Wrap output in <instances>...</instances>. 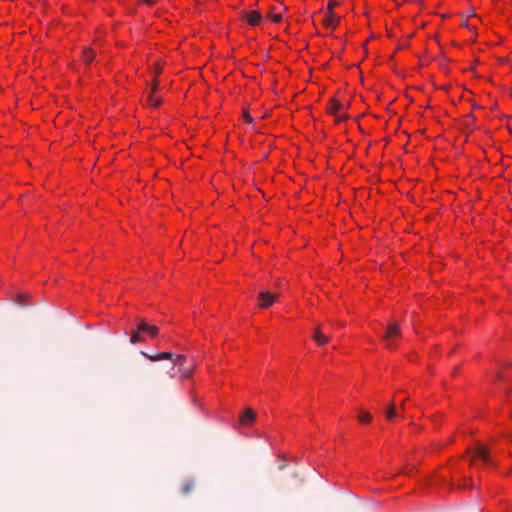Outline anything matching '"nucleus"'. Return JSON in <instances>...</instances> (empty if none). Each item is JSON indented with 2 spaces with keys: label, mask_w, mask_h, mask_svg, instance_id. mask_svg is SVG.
Returning <instances> with one entry per match:
<instances>
[{
  "label": "nucleus",
  "mask_w": 512,
  "mask_h": 512,
  "mask_svg": "<svg viewBox=\"0 0 512 512\" xmlns=\"http://www.w3.org/2000/svg\"><path fill=\"white\" fill-rule=\"evenodd\" d=\"M401 336V329L398 323H392L388 326L383 340L386 342L387 348L394 349L396 340Z\"/></svg>",
  "instance_id": "1"
},
{
  "label": "nucleus",
  "mask_w": 512,
  "mask_h": 512,
  "mask_svg": "<svg viewBox=\"0 0 512 512\" xmlns=\"http://www.w3.org/2000/svg\"><path fill=\"white\" fill-rule=\"evenodd\" d=\"M259 307L260 308H268L272 306L277 298L276 294H272L267 291H261L259 293Z\"/></svg>",
  "instance_id": "2"
},
{
  "label": "nucleus",
  "mask_w": 512,
  "mask_h": 512,
  "mask_svg": "<svg viewBox=\"0 0 512 512\" xmlns=\"http://www.w3.org/2000/svg\"><path fill=\"white\" fill-rule=\"evenodd\" d=\"M137 330L138 332H147L151 337L158 335V328L153 325H149L144 319H137Z\"/></svg>",
  "instance_id": "3"
},
{
  "label": "nucleus",
  "mask_w": 512,
  "mask_h": 512,
  "mask_svg": "<svg viewBox=\"0 0 512 512\" xmlns=\"http://www.w3.org/2000/svg\"><path fill=\"white\" fill-rule=\"evenodd\" d=\"M472 455H473L474 458H479L485 464H490L491 463V459L489 457V451L483 445H478L472 451Z\"/></svg>",
  "instance_id": "4"
},
{
  "label": "nucleus",
  "mask_w": 512,
  "mask_h": 512,
  "mask_svg": "<svg viewBox=\"0 0 512 512\" xmlns=\"http://www.w3.org/2000/svg\"><path fill=\"white\" fill-rule=\"evenodd\" d=\"M243 18L251 26H257L260 24L262 15L259 11H246L243 12Z\"/></svg>",
  "instance_id": "5"
},
{
  "label": "nucleus",
  "mask_w": 512,
  "mask_h": 512,
  "mask_svg": "<svg viewBox=\"0 0 512 512\" xmlns=\"http://www.w3.org/2000/svg\"><path fill=\"white\" fill-rule=\"evenodd\" d=\"M143 356L148 358L151 361H160V360H171L173 359L174 354L171 352H162L156 355H150L144 351L141 352Z\"/></svg>",
  "instance_id": "6"
},
{
  "label": "nucleus",
  "mask_w": 512,
  "mask_h": 512,
  "mask_svg": "<svg viewBox=\"0 0 512 512\" xmlns=\"http://www.w3.org/2000/svg\"><path fill=\"white\" fill-rule=\"evenodd\" d=\"M338 22H339V17H337L333 12H331V13L327 12L322 19V23L327 28H332V29H334L338 25Z\"/></svg>",
  "instance_id": "7"
},
{
  "label": "nucleus",
  "mask_w": 512,
  "mask_h": 512,
  "mask_svg": "<svg viewBox=\"0 0 512 512\" xmlns=\"http://www.w3.org/2000/svg\"><path fill=\"white\" fill-rule=\"evenodd\" d=\"M313 339L314 341L322 346V345H325L329 342L330 340V337L329 336H326L324 335L322 332H321V329L320 327H316L315 330H314V333H313Z\"/></svg>",
  "instance_id": "8"
},
{
  "label": "nucleus",
  "mask_w": 512,
  "mask_h": 512,
  "mask_svg": "<svg viewBox=\"0 0 512 512\" xmlns=\"http://www.w3.org/2000/svg\"><path fill=\"white\" fill-rule=\"evenodd\" d=\"M256 418V413L254 412L253 409L251 408H247L244 413L242 414V416L240 417V422L243 424V425H248L250 423H252Z\"/></svg>",
  "instance_id": "9"
},
{
  "label": "nucleus",
  "mask_w": 512,
  "mask_h": 512,
  "mask_svg": "<svg viewBox=\"0 0 512 512\" xmlns=\"http://www.w3.org/2000/svg\"><path fill=\"white\" fill-rule=\"evenodd\" d=\"M343 109V106L342 104H340L338 101L336 100H331V103H330V107H329V112L332 114V115H335L337 118L336 120L337 121H341L343 119H345V116H338V112Z\"/></svg>",
  "instance_id": "10"
},
{
  "label": "nucleus",
  "mask_w": 512,
  "mask_h": 512,
  "mask_svg": "<svg viewBox=\"0 0 512 512\" xmlns=\"http://www.w3.org/2000/svg\"><path fill=\"white\" fill-rule=\"evenodd\" d=\"M157 89V86L156 84L151 88V91L149 93V96H148V102L150 104L151 107L153 108H157L160 106L161 104V99L159 97H156L154 95L155 91Z\"/></svg>",
  "instance_id": "11"
},
{
  "label": "nucleus",
  "mask_w": 512,
  "mask_h": 512,
  "mask_svg": "<svg viewBox=\"0 0 512 512\" xmlns=\"http://www.w3.org/2000/svg\"><path fill=\"white\" fill-rule=\"evenodd\" d=\"M95 52L91 48H85L83 50V58L86 63H91L95 58Z\"/></svg>",
  "instance_id": "12"
},
{
  "label": "nucleus",
  "mask_w": 512,
  "mask_h": 512,
  "mask_svg": "<svg viewBox=\"0 0 512 512\" xmlns=\"http://www.w3.org/2000/svg\"><path fill=\"white\" fill-rule=\"evenodd\" d=\"M185 362H186V356L185 355H174L173 356V359H172L173 368L175 366L182 367V366H184Z\"/></svg>",
  "instance_id": "13"
},
{
  "label": "nucleus",
  "mask_w": 512,
  "mask_h": 512,
  "mask_svg": "<svg viewBox=\"0 0 512 512\" xmlns=\"http://www.w3.org/2000/svg\"><path fill=\"white\" fill-rule=\"evenodd\" d=\"M194 487H195V484L192 480L186 481L183 484L182 493L184 495H188L194 489Z\"/></svg>",
  "instance_id": "14"
},
{
  "label": "nucleus",
  "mask_w": 512,
  "mask_h": 512,
  "mask_svg": "<svg viewBox=\"0 0 512 512\" xmlns=\"http://www.w3.org/2000/svg\"><path fill=\"white\" fill-rule=\"evenodd\" d=\"M394 417H396V411H395V406L393 403H390L387 407V411H386V418L388 420H391L393 419Z\"/></svg>",
  "instance_id": "15"
},
{
  "label": "nucleus",
  "mask_w": 512,
  "mask_h": 512,
  "mask_svg": "<svg viewBox=\"0 0 512 512\" xmlns=\"http://www.w3.org/2000/svg\"><path fill=\"white\" fill-rule=\"evenodd\" d=\"M359 420L363 423H370L372 420V416L368 412L361 411L359 415Z\"/></svg>",
  "instance_id": "16"
},
{
  "label": "nucleus",
  "mask_w": 512,
  "mask_h": 512,
  "mask_svg": "<svg viewBox=\"0 0 512 512\" xmlns=\"http://www.w3.org/2000/svg\"><path fill=\"white\" fill-rule=\"evenodd\" d=\"M143 341V339L139 336V333L138 332H132L131 334V338H130V343L131 344H136L138 342H141Z\"/></svg>",
  "instance_id": "17"
},
{
  "label": "nucleus",
  "mask_w": 512,
  "mask_h": 512,
  "mask_svg": "<svg viewBox=\"0 0 512 512\" xmlns=\"http://www.w3.org/2000/svg\"><path fill=\"white\" fill-rule=\"evenodd\" d=\"M339 5V2L335 1V0H330L329 3H328V13H331L333 12V9L335 7H337Z\"/></svg>",
  "instance_id": "18"
},
{
  "label": "nucleus",
  "mask_w": 512,
  "mask_h": 512,
  "mask_svg": "<svg viewBox=\"0 0 512 512\" xmlns=\"http://www.w3.org/2000/svg\"><path fill=\"white\" fill-rule=\"evenodd\" d=\"M271 19H272L273 22L278 23V22L281 21L282 16H281V14H275V15L271 16Z\"/></svg>",
  "instance_id": "19"
},
{
  "label": "nucleus",
  "mask_w": 512,
  "mask_h": 512,
  "mask_svg": "<svg viewBox=\"0 0 512 512\" xmlns=\"http://www.w3.org/2000/svg\"><path fill=\"white\" fill-rule=\"evenodd\" d=\"M144 3H146L147 5H153L156 0H142Z\"/></svg>",
  "instance_id": "20"
},
{
  "label": "nucleus",
  "mask_w": 512,
  "mask_h": 512,
  "mask_svg": "<svg viewBox=\"0 0 512 512\" xmlns=\"http://www.w3.org/2000/svg\"><path fill=\"white\" fill-rule=\"evenodd\" d=\"M23 300H24V295H19L18 304L19 305H24Z\"/></svg>",
  "instance_id": "21"
},
{
  "label": "nucleus",
  "mask_w": 512,
  "mask_h": 512,
  "mask_svg": "<svg viewBox=\"0 0 512 512\" xmlns=\"http://www.w3.org/2000/svg\"><path fill=\"white\" fill-rule=\"evenodd\" d=\"M244 118H245L247 121H249V122H252V121H253V119H252V118L250 117V115H249V114H247V113H246V114H244Z\"/></svg>",
  "instance_id": "22"
},
{
  "label": "nucleus",
  "mask_w": 512,
  "mask_h": 512,
  "mask_svg": "<svg viewBox=\"0 0 512 512\" xmlns=\"http://www.w3.org/2000/svg\"><path fill=\"white\" fill-rule=\"evenodd\" d=\"M190 372H191L190 370L184 371V372H183V375H184V376H186V377H188V376H189V374H190Z\"/></svg>",
  "instance_id": "23"
}]
</instances>
